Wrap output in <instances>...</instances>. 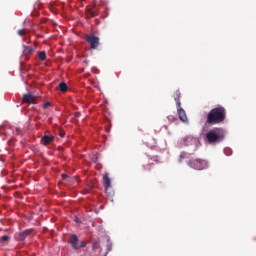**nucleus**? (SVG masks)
Returning <instances> with one entry per match:
<instances>
[{
  "label": "nucleus",
  "mask_w": 256,
  "mask_h": 256,
  "mask_svg": "<svg viewBox=\"0 0 256 256\" xmlns=\"http://www.w3.org/2000/svg\"><path fill=\"white\" fill-rule=\"evenodd\" d=\"M167 119H168V121H175L176 120L175 116H173V115L168 116Z\"/></svg>",
  "instance_id": "4be33fe9"
},
{
  "label": "nucleus",
  "mask_w": 256,
  "mask_h": 256,
  "mask_svg": "<svg viewBox=\"0 0 256 256\" xmlns=\"http://www.w3.org/2000/svg\"><path fill=\"white\" fill-rule=\"evenodd\" d=\"M182 143L185 147H192V151H197V149H199V139L193 136L184 137Z\"/></svg>",
  "instance_id": "20e7f679"
},
{
  "label": "nucleus",
  "mask_w": 256,
  "mask_h": 256,
  "mask_svg": "<svg viewBox=\"0 0 256 256\" xmlns=\"http://www.w3.org/2000/svg\"><path fill=\"white\" fill-rule=\"evenodd\" d=\"M86 41L89 43L90 48L97 49L99 47V37L94 35H86Z\"/></svg>",
  "instance_id": "39448f33"
},
{
  "label": "nucleus",
  "mask_w": 256,
  "mask_h": 256,
  "mask_svg": "<svg viewBox=\"0 0 256 256\" xmlns=\"http://www.w3.org/2000/svg\"><path fill=\"white\" fill-rule=\"evenodd\" d=\"M38 58L40 59V61H45V59H47V54L45 53V51L39 52Z\"/></svg>",
  "instance_id": "dca6fc26"
},
{
  "label": "nucleus",
  "mask_w": 256,
  "mask_h": 256,
  "mask_svg": "<svg viewBox=\"0 0 256 256\" xmlns=\"http://www.w3.org/2000/svg\"><path fill=\"white\" fill-rule=\"evenodd\" d=\"M187 165L196 171H203V169H207L209 167V164L205 160L199 158L188 160Z\"/></svg>",
  "instance_id": "7ed1b4c3"
},
{
  "label": "nucleus",
  "mask_w": 256,
  "mask_h": 256,
  "mask_svg": "<svg viewBox=\"0 0 256 256\" xmlns=\"http://www.w3.org/2000/svg\"><path fill=\"white\" fill-rule=\"evenodd\" d=\"M225 119H227V110L223 106H218L207 114L206 123L208 125H219V123H223Z\"/></svg>",
  "instance_id": "f257e3e1"
},
{
  "label": "nucleus",
  "mask_w": 256,
  "mask_h": 256,
  "mask_svg": "<svg viewBox=\"0 0 256 256\" xmlns=\"http://www.w3.org/2000/svg\"><path fill=\"white\" fill-rule=\"evenodd\" d=\"M44 109H47L48 107H51V102H46L43 105Z\"/></svg>",
  "instance_id": "412c9836"
},
{
  "label": "nucleus",
  "mask_w": 256,
  "mask_h": 256,
  "mask_svg": "<svg viewBox=\"0 0 256 256\" xmlns=\"http://www.w3.org/2000/svg\"><path fill=\"white\" fill-rule=\"evenodd\" d=\"M58 89H59V91H61L62 93H67V89H68L67 83L61 82V83L58 85Z\"/></svg>",
  "instance_id": "2eb2a0df"
},
{
  "label": "nucleus",
  "mask_w": 256,
  "mask_h": 256,
  "mask_svg": "<svg viewBox=\"0 0 256 256\" xmlns=\"http://www.w3.org/2000/svg\"><path fill=\"white\" fill-rule=\"evenodd\" d=\"M31 233H33V229H28V230L22 231V232L16 234V239H17V241H25V239H27V237H29V235H31Z\"/></svg>",
  "instance_id": "0eeeda50"
},
{
  "label": "nucleus",
  "mask_w": 256,
  "mask_h": 256,
  "mask_svg": "<svg viewBox=\"0 0 256 256\" xmlns=\"http://www.w3.org/2000/svg\"><path fill=\"white\" fill-rule=\"evenodd\" d=\"M225 138V132L223 128H213L205 134V141L209 145H215V143H221Z\"/></svg>",
  "instance_id": "f03ea898"
},
{
  "label": "nucleus",
  "mask_w": 256,
  "mask_h": 256,
  "mask_svg": "<svg viewBox=\"0 0 256 256\" xmlns=\"http://www.w3.org/2000/svg\"><path fill=\"white\" fill-rule=\"evenodd\" d=\"M53 141H55V136L53 135H47L45 134L42 139H41V144L45 145V147H47V145H51V143H53Z\"/></svg>",
  "instance_id": "9b49d317"
},
{
  "label": "nucleus",
  "mask_w": 256,
  "mask_h": 256,
  "mask_svg": "<svg viewBox=\"0 0 256 256\" xmlns=\"http://www.w3.org/2000/svg\"><path fill=\"white\" fill-rule=\"evenodd\" d=\"M103 184L105 189H109L111 187V178H109L108 173L103 175Z\"/></svg>",
  "instance_id": "f8f14e48"
},
{
  "label": "nucleus",
  "mask_w": 256,
  "mask_h": 256,
  "mask_svg": "<svg viewBox=\"0 0 256 256\" xmlns=\"http://www.w3.org/2000/svg\"><path fill=\"white\" fill-rule=\"evenodd\" d=\"M0 240L4 241V242L9 241V236L8 235H4V236L1 237Z\"/></svg>",
  "instance_id": "aec40b11"
},
{
  "label": "nucleus",
  "mask_w": 256,
  "mask_h": 256,
  "mask_svg": "<svg viewBox=\"0 0 256 256\" xmlns=\"http://www.w3.org/2000/svg\"><path fill=\"white\" fill-rule=\"evenodd\" d=\"M144 171H151V168H147L146 166H143Z\"/></svg>",
  "instance_id": "5701e85b"
},
{
  "label": "nucleus",
  "mask_w": 256,
  "mask_h": 256,
  "mask_svg": "<svg viewBox=\"0 0 256 256\" xmlns=\"http://www.w3.org/2000/svg\"><path fill=\"white\" fill-rule=\"evenodd\" d=\"M25 33H27V31L25 29L18 30V35H20V37H23V35H25Z\"/></svg>",
  "instance_id": "a211bd4d"
},
{
  "label": "nucleus",
  "mask_w": 256,
  "mask_h": 256,
  "mask_svg": "<svg viewBox=\"0 0 256 256\" xmlns=\"http://www.w3.org/2000/svg\"><path fill=\"white\" fill-rule=\"evenodd\" d=\"M69 177L67 174H62V179H67Z\"/></svg>",
  "instance_id": "b1692460"
},
{
  "label": "nucleus",
  "mask_w": 256,
  "mask_h": 256,
  "mask_svg": "<svg viewBox=\"0 0 256 256\" xmlns=\"http://www.w3.org/2000/svg\"><path fill=\"white\" fill-rule=\"evenodd\" d=\"M174 101L176 102V107L181 106V92L179 90L174 93Z\"/></svg>",
  "instance_id": "4468645a"
},
{
  "label": "nucleus",
  "mask_w": 256,
  "mask_h": 256,
  "mask_svg": "<svg viewBox=\"0 0 256 256\" xmlns=\"http://www.w3.org/2000/svg\"><path fill=\"white\" fill-rule=\"evenodd\" d=\"M71 247H73L76 251L81 249V246H79V238L77 237V235L72 234L70 236V241H69Z\"/></svg>",
  "instance_id": "1a4fd4ad"
},
{
  "label": "nucleus",
  "mask_w": 256,
  "mask_h": 256,
  "mask_svg": "<svg viewBox=\"0 0 256 256\" xmlns=\"http://www.w3.org/2000/svg\"><path fill=\"white\" fill-rule=\"evenodd\" d=\"M22 103H28L29 105H35L37 103V97L33 94H24L22 98Z\"/></svg>",
  "instance_id": "423d86ee"
},
{
  "label": "nucleus",
  "mask_w": 256,
  "mask_h": 256,
  "mask_svg": "<svg viewBox=\"0 0 256 256\" xmlns=\"http://www.w3.org/2000/svg\"><path fill=\"white\" fill-rule=\"evenodd\" d=\"M22 53L23 55L26 57V61H29V57H27L28 55H31L33 53H35V49L31 46H27L25 44L22 45Z\"/></svg>",
  "instance_id": "6e6552de"
},
{
  "label": "nucleus",
  "mask_w": 256,
  "mask_h": 256,
  "mask_svg": "<svg viewBox=\"0 0 256 256\" xmlns=\"http://www.w3.org/2000/svg\"><path fill=\"white\" fill-rule=\"evenodd\" d=\"M61 135V137H64V135L63 134H60Z\"/></svg>",
  "instance_id": "a878e982"
},
{
  "label": "nucleus",
  "mask_w": 256,
  "mask_h": 256,
  "mask_svg": "<svg viewBox=\"0 0 256 256\" xmlns=\"http://www.w3.org/2000/svg\"><path fill=\"white\" fill-rule=\"evenodd\" d=\"M99 15V12L96 10H93L91 8L86 9V17L87 19H91V17H97Z\"/></svg>",
  "instance_id": "ddd939ff"
},
{
  "label": "nucleus",
  "mask_w": 256,
  "mask_h": 256,
  "mask_svg": "<svg viewBox=\"0 0 256 256\" xmlns=\"http://www.w3.org/2000/svg\"><path fill=\"white\" fill-rule=\"evenodd\" d=\"M149 165V167H151L153 164H148Z\"/></svg>",
  "instance_id": "393cba45"
},
{
  "label": "nucleus",
  "mask_w": 256,
  "mask_h": 256,
  "mask_svg": "<svg viewBox=\"0 0 256 256\" xmlns=\"http://www.w3.org/2000/svg\"><path fill=\"white\" fill-rule=\"evenodd\" d=\"M79 247L80 249H83V247H87V242L81 241Z\"/></svg>",
  "instance_id": "6ab92c4d"
},
{
  "label": "nucleus",
  "mask_w": 256,
  "mask_h": 256,
  "mask_svg": "<svg viewBox=\"0 0 256 256\" xmlns=\"http://www.w3.org/2000/svg\"><path fill=\"white\" fill-rule=\"evenodd\" d=\"M182 159H187V153L186 152H182L180 154V159H179V162L181 163Z\"/></svg>",
  "instance_id": "f3484780"
},
{
  "label": "nucleus",
  "mask_w": 256,
  "mask_h": 256,
  "mask_svg": "<svg viewBox=\"0 0 256 256\" xmlns=\"http://www.w3.org/2000/svg\"><path fill=\"white\" fill-rule=\"evenodd\" d=\"M176 107H177V113L180 121H182V123H187L188 119H187V113L185 112V110L181 108V105Z\"/></svg>",
  "instance_id": "9d476101"
}]
</instances>
